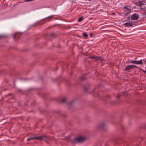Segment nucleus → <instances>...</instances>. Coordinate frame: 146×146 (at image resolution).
<instances>
[{"label":"nucleus","mask_w":146,"mask_h":146,"mask_svg":"<svg viewBox=\"0 0 146 146\" xmlns=\"http://www.w3.org/2000/svg\"><path fill=\"white\" fill-rule=\"evenodd\" d=\"M86 140V138L80 136L77 137H75L70 141L72 144L80 143Z\"/></svg>","instance_id":"f257e3e1"},{"label":"nucleus","mask_w":146,"mask_h":146,"mask_svg":"<svg viewBox=\"0 0 146 146\" xmlns=\"http://www.w3.org/2000/svg\"><path fill=\"white\" fill-rule=\"evenodd\" d=\"M46 135H44L39 137H35V135H33L29 138L27 139V141H29L31 140L34 139H36L38 140H42L46 139Z\"/></svg>","instance_id":"f03ea898"},{"label":"nucleus","mask_w":146,"mask_h":146,"mask_svg":"<svg viewBox=\"0 0 146 146\" xmlns=\"http://www.w3.org/2000/svg\"><path fill=\"white\" fill-rule=\"evenodd\" d=\"M56 36V34L54 32H52L50 33H48L45 35L46 38L48 40H51Z\"/></svg>","instance_id":"7ed1b4c3"},{"label":"nucleus","mask_w":146,"mask_h":146,"mask_svg":"<svg viewBox=\"0 0 146 146\" xmlns=\"http://www.w3.org/2000/svg\"><path fill=\"white\" fill-rule=\"evenodd\" d=\"M131 63H132L136 64H143V63L142 62V60H132L129 62Z\"/></svg>","instance_id":"20e7f679"},{"label":"nucleus","mask_w":146,"mask_h":146,"mask_svg":"<svg viewBox=\"0 0 146 146\" xmlns=\"http://www.w3.org/2000/svg\"><path fill=\"white\" fill-rule=\"evenodd\" d=\"M139 17V15L137 13H134L131 16V19L132 20H137Z\"/></svg>","instance_id":"39448f33"},{"label":"nucleus","mask_w":146,"mask_h":146,"mask_svg":"<svg viewBox=\"0 0 146 146\" xmlns=\"http://www.w3.org/2000/svg\"><path fill=\"white\" fill-rule=\"evenodd\" d=\"M105 124L104 123H103L98 125V128L99 130H104L105 129Z\"/></svg>","instance_id":"423d86ee"},{"label":"nucleus","mask_w":146,"mask_h":146,"mask_svg":"<svg viewBox=\"0 0 146 146\" xmlns=\"http://www.w3.org/2000/svg\"><path fill=\"white\" fill-rule=\"evenodd\" d=\"M132 69V65H128L126 66L124 70L126 71H128V72H130V70Z\"/></svg>","instance_id":"0eeeda50"},{"label":"nucleus","mask_w":146,"mask_h":146,"mask_svg":"<svg viewBox=\"0 0 146 146\" xmlns=\"http://www.w3.org/2000/svg\"><path fill=\"white\" fill-rule=\"evenodd\" d=\"M123 25H125L126 27H132L133 24L132 22H127L124 24Z\"/></svg>","instance_id":"6e6552de"},{"label":"nucleus","mask_w":146,"mask_h":146,"mask_svg":"<svg viewBox=\"0 0 146 146\" xmlns=\"http://www.w3.org/2000/svg\"><path fill=\"white\" fill-rule=\"evenodd\" d=\"M89 86H90L89 83H87L84 86V91L86 92L88 90V89L89 88Z\"/></svg>","instance_id":"1a4fd4ad"},{"label":"nucleus","mask_w":146,"mask_h":146,"mask_svg":"<svg viewBox=\"0 0 146 146\" xmlns=\"http://www.w3.org/2000/svg\"><path fill=\"white\" fill-rule=\"evenodd\" d=\"M86 74H83L82 76L80 77V81H82L85 80L87 78Z\"/></svg>","instance_id":"9d476101"},{"label":"nucleus","mask_w":146,"mask_h":146,"mask_svg":"<svg viewBox=\"0 0 146 146\" xmlns=\"http://www.w3.org/2000/svg\"><path fill=\"white\" fill-rule=\"evenodd\" d=\"M140 9L141 10H143L144 11H146V4L144 5L143 3Z\"/></svg>","instance_id":"9b49d317"},{"label":"nucleus","mask_w":146,"mask_h":146,"mask_svg":"<svg viewBox=\"0 0 146 146\" xmlns=\"http://www.w3.org/2000/svg\"><path fill=\"white\" fill-rule=\"evenodd\" d=\"M98 60H101L103 61L104 60V59L100 56H96L95 60L97 61Z\"/></svg>","instance_id":"f8f14e48"},{"label":"nucleus","mask_w":146,"mask_h":146,"mask_svg":"<svg viewBox=\"0 0 146 146\" xmlns=\"http://www.w3.org/2000/svg\"><path fill=\"white\" fill-rule=\"evenodd\" d=\"M126 92H122L121 93L118 94L117 96L116 97V98L118 99L122 95H123Z\"/></svg>","instance_id":"ddd939ff"},{"label":"nucleus","mask_w":146,"mask_h":146,"mask_svg":"<svg viewBox=\"0 0 146 146\" xmlns=\"http://www.w3.org/2000/svg\"><path fill=\"white\" fill-rule=\"evenodd\" d=\"M139 3H138V2H136V3H135V4L136 5H139V7H140V8H141V7L142 6V4L143 3V2H142V1H139Z\"/></svg>","instance_id":"4468645a"},{"label":"nucleus","mask_w":146,"mask_h":146,"mask_svg":"<svg viewBox=\"0 0 146 146\" xmlns=\"http://www.w3.org/2000/svg\"><path fill=\"white\" fill-rule=\"evenodd\" d=\"M83 19L84 18L83 17H81L78 19V21L79 22H80L82 21Z\"/></svg>","instance_id":"2eb2a0df"},{"label":"nucleus","mask_w":146,"mask_h":146,"mask_svg":"<svg viewBox=\"0 0 146 146\" xmlns=\"http://www.w3.org/2000/svg\"><path fill=\"white\" fill-rule=\"evenodd\" d=\"M53 18H54V17L53 16H50L46 18L48 19V21H49L50 20L53 19Z\"/></svg>","instance_id":"dca6fc26"},{"label":"nucleus","mask_w":146,"mask_h":146,"mask_svg":"<svg viewBox=\"0 0 146 146\" xmlns=\"http://www.w3.org/2000/svg\"><path fill=\"white\" fill-rule=\"evenodd\" d=\"M74 101H72L71 102H70V103H69L68 104V105L70 106H72V105H73V104H74Z\"/></svg>","instance_id":"f3484780"},{"label":"nucleus","mask_w":146,"mask_h":146,"mask_svg":"<svg viewBox=\"0 0 146 146\" xmlns=\"http://www.w3.org/2000/svg\"><path fill=\"white\" fill-rule=\"evenodd\" d=\"M83 36L85 37V38H87L88 37V35L86 33H84L82 34Z\"/></svg>","instance_id":"a211bd4d"},{"label":"nucleus","mask_w":146,"mask_h":146,"mask_svg":"<svg viewBox=\"0 0 146 146\" xmlns=\"http://www.w3.org/2000/svg\"><path fill=\"white\" fill-rule=\"evenodd\" d=\"M18 33H16L13 36L14 39H15L16 37H18Z\"/></svg>","instance_id":"6ab92c4d"},{"label":"nucleus","mask_w":146,"mask_h":146,"mask_svg":"<svg viewBox=\"0 0 146 146\" xmlns=\"http://www.w3.org/2000/svg\"><path fill=\"white\" fill-rule=\"evenodd\" d=\"M89 58H91L95 60L96 59V56H92L89 57Z\"/></svg>","instance_id":"aec40b11"},{"label":"nucleus","mask_w":146,"mask_h":146,"mask_svg":"<svg viewBox=\"0 0 146 146\" xmlns=\"http://www.w3.org/2000/svg\"><path fill=\"white\" fill-rule=\"evenodd\" d=\"M143 137H139L138 138V141H141L143 139Z\"/></svg>","instance_id":"412c9836"},{"label":"nucleus","mask_w":146,"mask_h":146,"mask_svg":"<svg viewBox=\"0 0 146 146\" xmlns=\"http://www.w3.org/2000/svg\"><path fill=\"white\" fill-rule=\"evenodd\" d=\"M66 102V98H63L62 100V103H65Z\"/></svg>","instance_id":"4be33fe9"},{"label":"nucleus","mask_w":146,"mask_h":146,"mask_svg":"<svg viewBox=\"0 0 146 146\" xmlns=\"http://www.w3.org/2000/svg\"><path fill=\"white\" fill-rule=\"evenodd\" d=\"M132 69L134 68H138V67L137 66L135 65H132Z\"/></svg>","instance_id":"5701e85b"},{"label":"nucleus","mask_w":146,"mask_h":146,"mask_svg":"<svg viewBox=\"0 0 146 146\" xmlns=\"http://www.w3.org/2000/svg\"><path fill=\"white\" fill-rule=\"evenodd\" d=\"M4 37V36L3 35H0V39H2V38H3Z\"/></svg>","instance_id":"b1692460"},{"label":"nucleus","mask_w":146,"mask_h":146,"mask_svg":"<svg viewBox=\"0 0 146 146\" xmlns=\"http://www.w3.org/2000/svg\"><path fill=\"white\" fill-rule=\"evenodd\" d=\"M141 70L143 72H144L146 74V71L144 70L143 69H141Z\"/></svg>","instance_id":"393cba45"},{"label":"nucleus","mask_w":146,"mask_h":146,"mask_svg":"<svg viewBox=\"0 0 146 146\" xmlns=\"http://www.w3.org/2000/svg\"><path fill=\"white\" fill-rule=\"evenodd\" d=\"M102 86V85L101 84H100L99 85H98V88H100V87H101Z\"/></svg>","instance_id":"a878e982"},{"label":"nucleus","mask_w":146,"mask_h":146,"mask_svg":"<svg viewBox=\"0 0 146 146\" xmlns=\"http://www.w3.org/2000/svg\"><path fill=\"white\" fill-rule=\"evenodd\" d=\"M124 9H128L127 8V7H124Z\"/></svg>","instance_id":"bb28decb"},{"label":"nucleus","mask_w":146,"mask_h":146,"mask_svg":"<svg viewBox=\"0 0 146 146\" xmlns=\"http://www.w3.org/2000/svg\"><path fill=\"white\" fill-rule=\"evenodd\" d=\"M96 89V88H95L94 90H93L92 92V93L94 92V90L95 89Z\"/></svg>","instance_id":"cd10ccee"},{"label":"nucleus","mask_w":146,"mask_h":146,"mask_svg":"<svg viewBox=\"0 0 146 146\" xmlns=\"http://www.w3.org/2000/svg\"><path fill=\"white\" fill-rule=\"evenodd\" d=\"M34 26V25H32V27H33Z\"/></svg>","instance_id":"c85d7f7f"},{"label":"nucleus","mask_w":146,"mask_h":146,"mask_svg":"<svg viewBox=\"0 0 146 146\" xmlns=\"http://www.w3.org/2000/svg\"><path fill=\"white\" fill-rule=\"evenodd\" d=\"M145 17H146V13L145 14Z\"/></svg>","instance_id":"c756f323"},{"label":"nucleus","mask_w":146,"mask_h":146,"mask_svg":"<svg viewBox=\"0 0 146 146\" xmlns=\"http://www.w3.org/2000/svg\"><path fill=\"white\" fill-rule=\"evenodd\" d=\"M145 62L146 63V60H145Z\"/></svg>","instance_id":"7c9ffc66"},{"label":"nucleus","mask_w":146,"mask_h":146,"mask_svg":"<svg viewBox=\"0 0 146 146\" xmlns=\"http://www.w3.org/2000/svg\"><path fill=\"white\" fill-rule=\"evenodd\" d=\"M95 96H98V95H95Z\"/></svg>","instance_id":"2f4dec72"},{"label":"nucleus","mask_w":146,"mask_h":146,"mask_svg":"<svg viewBox=\"0 0 146 146\" xmlns=\"http://www.w3.org/2000/svg\"><path fill=\"white\" fill-rule=\"evenodd\" d=\"M57 69H58V68H57L56 70H57Z\"/></svg>","instance_id":"473e14b6"},{"label":"nucleus","mask_w":146,"mask_h":146,"mask_svg":"<svg viewBox=\"0 0 146 146\" xmlns=\"http://www.w3.org/2000/svg\"><path fill=\"white\" fill-rule=\"evenodd\" d=\"M134 8H135V7H134Z\"/></svg>","instance_id":"72a5a7b5"}]
</instances>
